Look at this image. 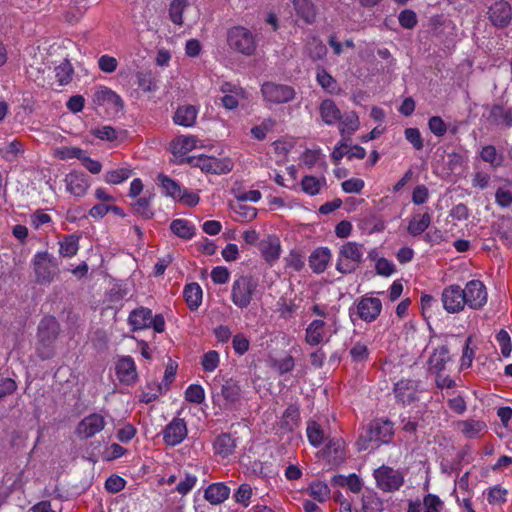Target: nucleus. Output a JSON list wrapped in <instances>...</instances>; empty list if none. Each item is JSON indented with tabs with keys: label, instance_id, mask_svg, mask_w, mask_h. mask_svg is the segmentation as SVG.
Segmentation results:
<instances>
[{
	"label": "nucleus",
	"instance_id": "nucleus-54",
	"mask_svg": "<svg viewBox=\"0 0 512 512\" xmlns=\"http://www.w3.org/2000/svg\"><path fill=\"white\" fill-rule=\"evenodd\" d=\"M274 126L275 120L272 118H266L259 125L251 128V135L256 140H263Z\"/></svg>",
	"mask_w": 512,
	"mask_h": 512
},
{
	"label": "nucleus",
	"instance_id": "nucleus-58",
	"mask_svg": "<svg viewBox=\"0 0 512 512\" xmlns=\"http://www.w3.org/2000/svg\"><path fill=\"white\" fill-rule=\"evenodd\" d=\"M456 493H458L460 497H467L471 499V492L469 489V472H465L455 481V488L453 491V495L455 498Z\"/></svg>",
	"mask_w": 512,
	"mask_h": 512
},
{
	"label": "nucleus",
	"instance_id": "nucleus-60",
	"mask_svg": "<svg viewBox=\"0 0 512 512\" xmlns=\"http://www.w3.org/2000/svg\"><path fill=\"white\" fill-rule=\"evenodd\" d=\"M118 60L108 54H104L98 58V68L107 74H111L117 70Z\"/></svg>",
	"mask_w": 512,
	"mask_h": 512
},
{
	"label": "nucleus",
	"instance_id": "nucleus-41",
	"mask_svg": "<svg viewBox=\"0 0 512 512\" xmlns=\"http://www.w3.org/2000/svg\"><path fill=\"white\" fill-rule=\"evenodd\" d=\"M317 83L330 94H335L338 91L337 81L323 68H318L316 72Z\"/></svg>",
	"mask_w": 512,
	"mask_h": 512
},
{
	"label": "nucleus",
	"instance_id": "nucleus-32",
	"mask_svg": "<svg viewBox=\"0 0 512 512\" xmlns=\"http://www.w3.org/2000/svg\"><path fill=\"white\" fill-rule=\"evenodd\" d=\"M135 83L145 93L158 89L157 80L150 70H139L135 73Z\"/></svg>",
	"mask_w": 512,
	"mask_h": 512
},
{
	"label": "nucleus",
	"instance_id": "nucleus-29",
	"mask_svg": "<svg viewBox=\"0 0 512 512\" xmlns=\"http://www.w3.org/2000/svg\"><path fill=\"white\" fill-rule=\"evenodd\" d=\"M198 109L193 105L179 107L173 117L174 123L183 127H192L197 119Z\"/></svg>",
	"mask_w": 512,
	"mask_h": 512
},
{
	"label": "nucleus",
	"instance_id": "nucleus-10",
	"mask_svg": "<svg viewBox=\"0 0 512 512\" xmlns=\"http://www.w3.org/2000/svg\"><path fill=\"white\" fill-rule=\"evenodd\" d=\"M377 487L385 492L398 490L404 482V476L399 470L381 466L374 470Z\"/></svg>",
	"mask_w": 512,
	"mask_h": 512
},
{
	"label": "nucleus",
	"instance_id": "nucleus-12",
	"mask_svg": "<svg viewBox=\"0 0 512 512\" xmlns=\"http://www.w3.org/2000/svg\"><path fill=\"white\" fill-rule=\"evenodd\" d=\"M264 99L272 104H283L292 101L295 98L293 87L285 84L266 82L261 87Z\"/></svg>",
	"mask_w": 512,
	"mask_h": 512
},
{
	"label": "nucleus",
	"instance_id": "nucleus-23",
	"mask_svg": "<svg viewBox=\"0 0 512 512\" xmlns=\"http://www.w3.org/2000/svg\"><path fill=\"white\" fill-rule=\"evenodd\" d=\"M281 244L276 236H268L260 242V252L267 263L273 265L281 255Z\"/></svg>",
	"mask_w": 512,
	"mask_h": 512
},
{
	"label": "nucleus",
	"instance_id": "nucleus-28",
	"mask_svg": "<svg viewBox=\"0 0 512 512\" xmlns=\"http://www.w3.org/2000/svg\"><path fill=\"white\" fill-rule=\"evenodd\" d=\"M301 191L309 196L320 194L322 189L326 188L327 181L324 176L305 175L301 180Z\"/></svg>",
	"mask_w": 512,
	"mask_h": 512
},
{
	"label": "nucleus",
	"instance_id": "nucleus-7",
	"mask_svg": "<svg viewBox=\"0 0 512 512\" xmlns=\"http://www.w3.org/2000/svg\"><path fill=\"white\" fill-rule=\"evenodd\" d=\"M228 45L234 51L250 56L256 50L255 37L251 31L242 26H236L229 30Z\"/></svg>",
	"mask_w": 512,
	"mask_h": 512
},
{
	"label": "nucleus",
	"instance_id": "nucleus-17",
	"mask_svg": "<svg viewBox=\"0 0 512 512\" xmlns=\"http://www.w3.org/2000/svg\"><path fill=\"white\" fill-rule=\"evenodd\" d=\"M187 426L183 419H173L163 431V440L169 446L180 444L187 436Z\"/></svg>",
	"mask_w": 512,
	"mask_h": 512
},
{
	"label": "nucleus",
	"instance_id": "nucleus-11",
	"mask_svg": "<svg viewBox=\"0 0 512 512\" xmlns=\"http://www.w3.org/2000/svg\"><path fill=\"white\" fill-rule=\"evenodd\" d=\"M441 302L444 310L450 314L460 313L466 308L463 290L458 284H451L443 289Z\"/></svg>",
	"mask_w": 512,
	"mask_h": 512
},
{
	"label": "nucleus",
	"instance_id": "nucleus-34",
	"mask_svg": "<svg viewBox=\"0 0 512 512\" xmlns=\"http://www.w3.org/2000/svg\"><path fill=\"white\" fill-rule=\"evenodd\" d=\"M183 293L187 305L191 310H196L201 305L203 292L198 283L186 285Z\"/></svg>",
	"mask_w": 512,
	"mask_h": 512
},
{
	"label": "nucleus",
	"instance_id": "nucleus-13",
	"mask_svg": "<svg viewBox=\"0 0 512 512\" xmlns=\"http://www.w3.org/2000/svg\"><path fill=\"white\" fill-rule=\"evenodd\" d=\"M106 425L105 418L100 413H91L77 425L75 434L80 439H89L100 433Z\"/></svg>",
	"mask_w": 512,
	"mask_h": 512
},
{
	"label": "nucleus",
	"instance_id": "nucleus-61",
	"mask_svg": "<svg viewBox=\"0 0 512 512\" xmlns=\"http://www.w3.org/2000/svg\"><path fill=\"white\" fill-rule=\"evenodd\" d=\"M424 512H440L443 509V501L435 494H427L423 499Z\"/></svg>",
	"mask_w": 512,
	"mask_h": 512
},
{
	"label": "nucleus",
	"instance_id": "nucleus-37",
	"mask_svg": "<svg viewBox=\"0 0 512 512\" xmlns=\"http://www.w3.org/2000/svg\"><path fill=\"white\" fill-rule=\"evenodd\" d=\"M378 253L376 250L369 252V258L375 261V270L378 275L389 277L395 272V265L392 261L384 258L377 257Z\"/></svg>",
	"mask_w": 512,
	"mask_h": 512
},
{
	"label": "nucleus",
	"instance_id": "nucleus-40",
	"mask_svg": "<svg viewBox=\"0 0 512 512\" xmlns=\"http://www.w3.org/2000/svg\"><path fill=\"white\" fill-rule=\"evenodd\" d=\"M170 229L175 235L183 239H191L195 234L194 226L184 219L173 220Z\"/></svg>",
	"mask_w": 512,
	"mask_h": 512
},
{
	"label": "nucleus",
	"instance_id": "nucleus-26",
	"mask_svg": "<svg viewBox=\"0 0 512 512\" xmlns=\"http://www.w3.org/2000/svg\"><path fill=\"white\" fill-rule=\"evenodd\" d=\"M198 139L192 135H180L171 142V151L175 156H184L197 147Z\"/></svg>",
	"mask_w": 512,
	"mask_h": 512
},
{
	"label": "nucleus",
	"instance_id": "nucleus-22",
	"mask_svg": "<svg viewBox=\"0 0 512 512\" xmlns=\"http://www.w3.org/2000/svg\"><path fill=\"white\" fill-rule=\"evenodd\" d=\"M66 190L75 197H83L90 183L82 173L71 172L65 177Z\"/></svg>",
	"mask_w": 512,
	"mask_h": 512
},
{
	"label": "nucleus",
	"instance_id": "nucleus-36",
	"mask_svg": "<svg viewBox=\"0 0 512 512\" xmlns=\"http://www.w3.org/2000/svg\"><path fill=\"white\" fill-rule=\"evenodd\" d=\"M306 492L315 500L320 503L326 502L330 499L331 490L329 486L322 481L312 482Z\"/></svg>",
	"mask_w": 512,
	"mask_h": 512
},
{
	"label": "nucleus",
	"instance_id": "nucleus-45",
	"mask_svg": "<svg viewBox=\"0 0 512 512\" xmlns=\"http://www.w3.org/2000/svg\"><path fill=\"white\" fill-rule=\"evenodd\" d=\"M158 180L162 189L164 190L165 195L176 200V198L181 193L182 187L175 180L163 174L158 176Z\"/></svg>",
	"mask_w": 512,
	"mask_h": 512
},
{
	"label": "nucleus",
	"instance_id": "nucleus-9",
	"mask_svg": "<svg viewBox=\"0 0 512 512\" xmlns=\"http://www.w3.org/2000/svg\"><path fill=\"white\" fill-rule=\"evenodd\" d=\"M466 307L471 310H481L488 302L486 285L478 279L468 281L462 288Z\"/></svg>",
	"mask_w": 512,
	"mask_h": 512
},
{
	"label": "nucleus",
	"instance_id": "nucleus-30",
	"mask_svg": "<svg viewBox=\"0 0 512 512\" xmlns=\"http://www.w3.org/2000/svg\"><path fill=\"white\" fill-rule=\"evenodd\" d=\"M236 448V440L227 433H223L216 437L213 442V449L215 454L226 458L231 455Z\"/></svg>",
	"mask_w": 512,
	"mask_h": 512
},
{
	"label": "nucleus",
	"instance_id": "nucleus-63",
	"mask_svg": "<svg viewBox=\"0 0 512 512\" xmlns=\"http://www.w3.org/2000/svg\"><path fill=\"white\" fill-rule=\"evenodd\" d=\"M496 341L500 347L501 354L509 357L512 351L511 338L507 331L500 330L496 335Z\"/></svg>",
	"mask_w": 512,
	"mask_h": 512
},
{
	"label": "nucleus",
	"instance_id": "nucleus-2",
	"mask_svg": "<svg viewBox=\"0 0 512 512\" xmlns=\"http://www.w3.org/2000/svg\"><path fill=\"white\" fill-rule=\"evenodd\" d=\"M339 326V321H334L332 318L328 321L313 320L305 330V342L310 346L328 343L338 332Z\"/></svg>",
	"mask_w": 512,
	"mask_h": 512
},
{
	"label": "nucleus",
	"instance_id": "nucleus-25",
	"mask_svg": "<svg viewBox=\"0 0 512 512\" xmlns=\"http://www.w3.org/2000/svg\"><path fill=\"white\" fill-rule=\"evenodd\" d=\"M331 251L327 247L317 248L309 257V265L315 273H322L331 260Z\"/></svg>",
	"mask_w": 512,
	"mask_h": 512
},
{
	"label": "nucleus",
	"instance_id": "nucleus-6",
	"mask_svg": "<svg viewBox=\"0 0 512 512\" xmlns=\"http://www.w3.org/2000/svg\"><path fill=\"white\" fill-rule=\"evenodd\" d=\"M32 263L37 283L49 284L53 281L57 274L58 263L52 255L46 251L37 252Z\"/></svg>",
	"mask_w": 512,
	"mask_h": 512
},
{
	"label": "nucleus",
	"instance_id": "nucleus-27",
	"mask_svg": "<svg viewBox=\"0 0 512 512\" xmlns=\"http://www.w3.org/2000/svg\"><path fill=\"white\" fill-rule=\"evenodd\" d=\"M319 112L322 121L326 125L331 126L341 120V111L331 99H325L321 102Z\"/></svg>",
	"mask_w": 512,
	"mask_h": 512
},
{
	"label": "nucleus",
	"instance_id": "nucleus-39",
	"mask_svg": "<svg viewBox=\"0 0 512 512\" xmlns=\"http://www.w3.org/2000/svg\"><path fill=\"white\" fill-rule=\"evenodd\" d=\"M339 122V131L343 137L353 134L360 126L359 117L355 112L347 113Z\"/></svg>",
	"mask_w": 512,
	"mask_h": 512
},
{
	"label": "nucleus",
	"instance_id": "nucleus-42",
	"mask_svg": "<svg viewBox=\"0 0 512 512\" xmlns=\"http://www.w3.org/2000/svg\"><path fill=\"white\" fill-rule=\"evenodd\" d=\"M462 433L468 438H475L486 430V424L480 420H466L459 423Z\"/></svg>",
	"mask_w": 512,
	"mask_h": 512
},
{
	"label": "nucleus",
	"instance_id": "nucleus-16",
	"mask_svg": "<svg viewBox=\"0 0 512 512\" xmlns=\"http://www.w3.org/2000/svg\"><path fill=\"white\" fill-rule=\"evenodd\" d=\"M488 18L496 27L508 26L512 19L511 6L504 0L494 2L488 9Z\"/></svg>",
	"mask_w": 512,
	"mask_h": 512
},
{
	"label": "nucleus",
	"instance_id": "nucleus-15",
	"mask_svg": "<svg viewBox=\"0 0 512 512\" xmlns=\"http://www.w3.org/2000/svg\"><path fill=\"white\" fill-rule=\"evenodd\" d=\"M93 102L99 106L112 109L114 112H119L124 106L120 95L106 86H99L95 89Z\"/></svg>",
	"mask_w": 512,
	"mask_h": 512
},
{
	"label": "nucleus",
	"instance_id": "nucleus-35",
	"mask_svg": "<svg viewBox=\"0 0 512 512\" xmlns=\"http://www.w3.org/2000/svg\"><path fill=\"white\" fill-rule=\"evenodd\" d=\"M431 223V215L429 213L417 214L409 221L407 230L412 236L422 234Z\"/></svg>",
	"mask_w": 512,
	"mask_h": 512
},
{
	"label": "nucleus",
	"instance_id": "nucleus-14",
	"mask_svg": "<svg viewBox=\"0 0 512 512\" xmlns=\"http://www.w3.org/2000/svg\"><path fill=\"white\" fill-rule=\"evenodd\" d=\"M223 96L220 98L222 106L227 110H235L241 100L246 98L245 90L238 84L223 82L219 87Z\"/></svg>",
	"mask_w": 512,
	"mask_h": 512
},
{
	"label": "nucleus",
	"instance_id": "nucleus-8",
	"mask_svg": "<svg viewBox=\"0 0 512 512\" xmlns=\"http://www.w3.org/2000/svg\"><path fill=\"white\" fill-rule=\"evenodd\" d=\"M187 162L206 173L226 174L233 169V162L229 158L199 155L188 157Z\"/></svg>",
	"mask_w": 512,
	"mask_h": 512
},
{
	"label": "nucleus",
	"instance_id": "nucleus-56",
	"mask_svg": "<svg viewBox=\"0 0 512 512\" xmlns=\"http://www.w3.org/2000/svg\"><path fill=\"white\" fill-rule=\"evenodd\" d=\"M185 399L188 402L201 404L205 399V392L201 385L191 384L185 390Z\"/></svg>",
	"mask_w": 512,
	"mask_h": 512
},
{
	"label": "nucleus",
	"instance_id": "nucleus-64",
	"mask_svg": "<svg viewBox=\"0 0 512 512\" xmlns=\"http://www.w3.org/2000/svg\"><path fill=\"white\" fill-rule=\"evenodd\" d=\"M232 346L235 353L241 356L249 350L250 341L244 334L238 333L232 339Z\"/></svg>",
	"mask_w": 512,
	"mask_h": 512
},
{
	"label": "nucleus",
	"instance_id": "nucleus-50",
	"mask_svg": "<svg viewBox=\"0 0 512 512\" xmlns=\"http://www.w3.org/2000/svg\"><path fill=\"white\" fill-rule=\"evenodd\" d=\"M480 157L483 161L489 163L492 167H499L503 162V157L492 145L484 146L480 151Z\"/></svg>",
	"mask_w": 512,
	"mask_h": 512
},
{
	"label": "nucleus",
	"instance_id": "nucleus-31",
	"mask_svg": "<svg viewBox=\"0 0 512 512\" xmlns=\"http://www.w3.org/2000/svg\"><path fill=\"white\" fill-rule=\"evenodd\" d=\"M450 360L448 349L444 346L437 348L429 358V369L436 374L444 371L446 363Z\"/></svg>",
	"mask_w": 512,
	"mask_h": 512
},
{
	"label": "nucleus",
	"instance_id": "nucleus-55",
	"mask_svg": "<svg viewBox=\"0 0 512 512\" xmlns=\"http://www.w3.org/2000/svg\"><path fill=\"white\" fill-rule=\"evenodd\" d=\"M220 363L219 353L215 350L206 352L201 360L202 368L205 372H214Z\"/></svg>",
	"mask_w": 512,
	"mask_h": 512
},
{
	"label": "nucleus",
	"instance_id": "nucleus-43",
	"mask_svg": "<svg viewBox=\"0 0 512 512\" xmlns=\"http://www.w3.org/2000/svg\"><path fill=\"white\" fill-rule=\"evenodd\" d=\"M362 509L363 512H382L383 501L375 492H366L362 496Z\"/></svg>",
	"mask_w": 512,
	"mask_h": 512
},
{
	"label": "nucleus",
	"instance_id": "nucleus-59",
	"mask_svg": "<svg viewBox=\"0 0 512 512\" xmlns=\"http://www.w3.org/2000/svg\"><path fill=\"white\" fill-rule=\"evenodd\" d=\"M252 497V488L249 484L243 483L241 484L234 494V499L236 503L247 507L250 504V499Z\"/></svg>",
	"mask_w": 512,
	"mask_h": 512
},
{
	"label": "nucleus",
	"instance_id": "nucleus-46",
	"mask_svg": "<svg viewBox=\"0 0 512 512\" xmlns=\"http://www.w3.org/2000/svg\"><path fill=\"white\" fill-rule=\"evenodd\" d=\"M306 432L308 440L312 446L319 447L324 442V431L317 422L309 421L307 423Z\"/></svg>",
	"mask_w": 512,
	"mask_h": 512
},
{
	"label": "nucleus",
	"instance_id": "nucleus-21",
	"mask_svg": "<svg viewBox=\"0 0 512 512\" xmlns=\"http://www.w3.org/2000/svg\"><path fill=\"white\" fill-rule=\"evenodd\" d=\"M393 435V424L388 420H375L369 426V440L388 443Z\"/></svg>",
	"mask_w": 512,
	"mask_h": 512
},
{
	"label": "nucleus",
	"instance_id": "nucleus-53",
	"mask_svg": "<svg viewBox=\"0 0 512 512\" xmlns=\"http://www.w3.org/2000/svg\"><path fill=\"white\" fill-rule=\"evenodd\" d=\"M131 176V170L129 168H118L110 170L105 173L104 180L108 184H120L126 181Z\"/></svg>",
	"mask_w": 512,
	"mask_h": 512
},
{
	"label": "nucleus",
	"instance_id": "nucleus-33",
	"mask_svg": "<svg viewBox=\"0 0 512 512\" xmlns=\"http://www.w3.org/2000/svg\"><path fill=\"white\" fill-rule=\"evenodd\" d=\"M190 5V0H172L168 10L171 22L175 25L182 26L184 23L183 13Z\"/></svg>",
	"mask_w": 512,
	"mask_h": 512
},
{
	"label": "nucleus",
	"instance_id": "nucleus-3",
	"mask_svg": "<svg viewBox=\"0 0 512 512\" xmlns=\"http://www.w3.org/2000/svg\"><path fill=\"white\" fill-rule=\"evenodd\" d=\"M58 335V323L54 317H46L41 320L38 327L39 343L37 353L42 359H48L53 355V342Z\"/></svg>",
	"mask_w": 512,
	"mask_h": 512
},
{
	"label": "nucleus",
	"instance_id": "nucleus-52",
	"mask_svg": "<svg viewBox=\"0 0 512 512\" xmlns=\"http://www.w3.org/2000/svg\"><path fill=\"white\" fill-rule=\"evenodd\" d=\"M221 395L225 400V406L235 403L240 395V387L232 382H226L221 389Z\"/></svg>",
	"mask_w": 512,
	"mask_h": 512
},
{
	"label": "nucleus",
	"instance_id": "nucleus-48",
	"mask_svg": "<svg viewBox=\"0 0 512 512\" xmlns=\"http://www.w3.org/2000/svg\"><path fill=\"white\" fill-rule=\"evenodd\" d=\"M73 75V67L68 60H63L55 67V77L60 85H67L71 82Z\"/></svg>",
	"mask_w": 512,
	"mask_h": 512
},
{
	"label": "nucleus",
	"instance_id": "nucleus-57",
	"mask_svg": "<svg viewBox=\"0 0 512 512\" xmlns=\"http://www.w3.org/2000/svg\"><path fill=\"white\" fill-rule=\"evenodd\" d=\"M161 392H162L161 384H159L157 382L149 383L146 386L145 390L142 392L140 401L148 404V403L156 400L158 398V396L161 394Z\"/></svg>",
	"mask_w": 512,
	"mask_h": 512
},
{
	"label": "nucleus",
	"instance_id": "nucleus-18",
	"mask_svg": "<svg viewBox=\"0 0 512 512\" xmlns=\"http://www.w3.org/2000/svg\"><path fill=\"white\" fill-rule=\"evenodd\" d=\"M382 302L376 297H362L357 303V314L365 322H372L380 315Z\"/></svg>",
	"mask_w": 512,
	"mask_h": 512
},
{
	"label": "nucleus",
	"instance_id": "nucleus-24",
	"mask_svg": "<svg viewBox=\"0 0 512 512\" xmlns=\"http://www.w3.org/2000/svg\"><path fill=\"white\" fill-rule=\"evenodd\" d=\"M230 495V488L224 483L210 484L204 491V498L211 505H219L226 501Z\"/></svg>",
	"mask_w": 512,
	"mask_h": 512
},
{
	"label": "nucleus",
	"instance_id": "nucleus-51",
	"mask_svg": "<svg viewBox=\"0 0 512 512\" xmlns=\"http://www.w3.org/2000/svg\"><path fill=\"white\" fill-rule=\"evenodd\" d=\"M84 150L78 147H57L53 149V156L59 160L81 159Z\"/></svg>",
	"mask_w": 512,
	"mask_h": 512
},
{
	"label": "nucleus",
	"instance_id": "nucleus-5",
	"mask_svg": "<svg viewBox=\"0 0 512 512\" xmlns=\"http://www.w3.org/2000/svg\"><path fill=\"white\" fill-rule=\"evenodd\" d=\"M128 324L134 331L150 327L157 333H162L165 330V320L163 316L158 314L153 317L152 311L144 307L137 308L129 314Z\"/></svg>",
	"mask_w": 512,
	"mask_h": 512
},
{
	"label": "nucleus",
	"instance_id": "nucleus-4",
	"mask_svg": "<svg viewBox=\"0 0 512 512\" xmlns=\"http://www.w3.org/2000/svg\"><path fill=\"white\" fill-rule=\"evenodd\" d=\"M257 288V282L250 276L241 275L237 277L231 287V301L240 308H247Z\"/></svg>",
	"mask_w": 512,
	"mask_h": 512
},
{
	"label": "nucleus",
	"instance_id": "nucleus-62",
	"mask_svg": "<svg viewBox=\"0 0 512 512\" xmlns=\"http://www.w3.org/2000/svg\"><path fill=\"white\" fill-rule=\"evenodd\" d=\"M92 134L104 141H115L118 139V132L111 126H102L92 130Z\"/></svg>",
	"mask_w": 512,
	"mask_h": 512
},
{
	"label": "nucleus",
	"instance_id": "nucleus-44",
	"mask_svg": "<svg viewBox=\"0 0 512 512\" xmlns=\"http://www.w3.org/2000/svg\"><path fill=\"white\" fill-rule=\"evenodd\" d=\"M333 482L339 486H347L353 493H358L362 489V481L354 473L348 476L336 475L333 477Z\"/></svg>",
	"mask_w": 512,
	"mask_h": 512
},
{
	"label": "nucleus",
	"instance_id": "nucleus-47",
	"mask_svg": "<svg viewBox=\"0 0 512 512\" xmlns=\"http://www.w3.org/2000/svg\"><path fill=\"white\" fill-rule=\"evenodd\" d=\"M294 7L297 14L307 23H312L315 19V8L309 0H294Z\"/></svg>",
	"mask_w": 512,
	"mask_h": 512
},
{
	"label": "nucleus",
	"instance_id": "nucleus-38",
	"mask_svg": "<svg viewBox=\"0 0 512 512\" xmlns=\"http://www.w3.org/2000/svg\"><path fill=\"white\" fill-rule=\"evenodd\" d=\"M79 250V238L75 235H67L59 242V254L62 257L71 258Z\"/></svg>",
	"mask_w": 512,
	"mask_h": 512
},
{
	"label": "nucleus",
	"instance_id": "nucleus-1",
	"mask_svg": "<svg viewBox=\"0 0 512 512\" xmlns=\"http://www.w3.org/2000/svg\"><path fill=\"white\" fill-rule=\"evenodd\" d=\"M364 252L365 248L361 243L347 241L342 244L337 256V271L343 274L354 272L363 261Z\"/></svg>",
	"mask_w": 512,
	"mask_h": 512
},
{
	"label": "nucleus",
	"instance_id": "nucleus-49",
	"mask_svg": "<svg viewBox=\"0 0 512 512\" xmlns=\"http://www.w3.org/2000/svg\"><path fill=\"white\" fill-rule=\"evenodd\" d=\"M24 152V147L18 140H13L0 149L2 157L7 161H14Z\"/></svg>",
	"mask_w": 512,
	"mask_h": 512
},
{
	"label": "nucleus",
	"instance_id": "nucleus-19",
	"mask_svg": "<svg viewBox=\"0 0 512 512\" xmlns=\"http://www.w3.org/2000/svg\"><path fill=\"white\" fill-rule=\"evenodd\" d=\"M419 392V382L412 379H401L394 386L396 399L402 404L413 402Z\"/></svg>",
	"mask_w": 512,
	"mask_h": 512
},
{
	"label": "nucleus",
	"instance_id": "nucleus-20",
	"mask_svg": "<svg viewBox=\"0 0 512 512\" xmlns=\"http://www.w3.org/2000/svg\"><path fill=\"white\" fill-rule=\"evenodd\" d=\"M115 369L117 378L121 383L131 385L136 382L138 374L132 357L125 356L120 358Z\"/></svg>",
	"mask_w": 512,
	"mask_h": 512
}]
</instances>
